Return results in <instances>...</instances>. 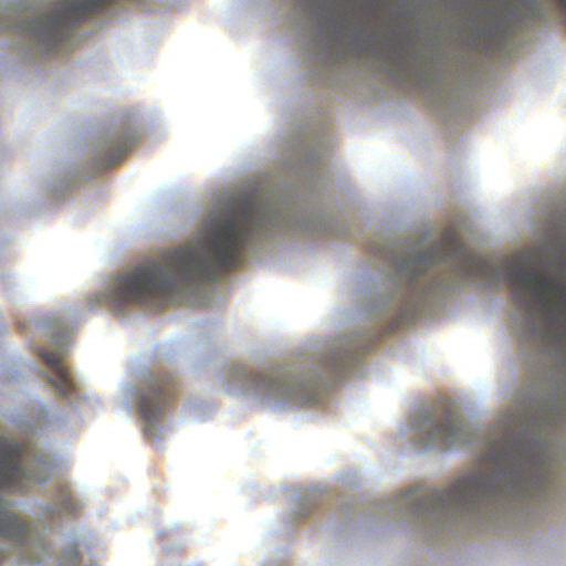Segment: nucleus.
<instances>
[{"mask_svg":"<svg viewBox=\"0 0 566 566\" xmlns=\"http://www.w3.org/2000/svg\"><path fill=\"white\" fill-rule=\"evenodd\" d=\"M266 226L260 209L244 203L238 211L211 223L206 242L184 245L160 262L139 266L119 285V297L151 307L171 302L185 287L213 281L218 274L237 269L251 239Z\"/></svg>","mask_w":566,"mask_h":566,"instance_id":"f257e3e1","label":"nucleus"},{"mask_svg":"<svg viewBox=\"0 0 566 566\" xmlns=\"http://www.w3.org/2000/svg\"><path fill=\"white\" fill-rule=\"evenodd\" d=\"M56 462L50 449L34 442H21L0 434V560L17 551V556L31 563L43 562L49 551L41 536H35L23 521L20 505L8 500L6 492L24 491L30 484H42L55 472Z\"/></svg>","mask_w":566,"mask_h":566,"instance_id":"f03ea898","label":"nucleus"},{"mask_svg":"<svg viewBox=\"0 0 566 566\" xmlns=\"http://www.w3.org/2000/svg\"><path fill=\"white\" fill-rule=\"evenodd\" d=\"M106 0H0V27L17 33L14 51L24 60L51 49L69 32L73 17L92 12Z\"/></svg>","mask_w":566,"mask_h":566,"instance_id":"7ed1b4c3","label":"nucleus"},{"mask_svg":"<svg viewBox=\"0 0 566 566\" xmlns=\"http://www.w3.org/2000/svg\"><path fill=\"white\" fill-rule=\"evenodd\" d=\"M436 264L449 265L464 279L500 281L501 268L488 256L471 253L453 229H448L441 240L424 253L411 256L406 270L417 279Z\"/></svg>","mask_w":566,"mask_h":566,"instance_id":"20e7f679","label":"nucleus"},{"mask_svg":"<svg viewBox=\"0 0 566 566\" xmlns=\"http://www.w3.org/2000/svg\"><path fill=\"white\" fill-rule=\"evenodd\" d=\"M504 275L514 298L530 313L543 310L566 313V283L548 274L526 269L517 259L507 260Z\"/></svg>","mask_w":566,"mask_h":566,"instance_id":"39448f33","label":"nucleus"},{"mask_svg":"<svg viewBox=\"0 0 566 566\" xmlns=\"http://www.w3.org/2000/svg\"><path fill=\"white\" fill-rule=\"evenodd\" d=\"M500 473L488 475L476 471L459 479L448 490L431 492L423 505L434 513L478 511L500 494Z\"/></svg>","mask_w":566,"mask_h":566,"instance_id":"423d86ee","label":"nucleus"},{"mask_svg":"<svg viewBox=\"0 0 566 566\" xmlns=\"http://www.w3.org/2000/svg\"><path fill=\"white\" fill-rule=\"evenodd\" d=\"M177 389L171 376L161 374L147 379L137 395V407L143 418L149 422L145 428L151 434L150 422L159 419L171 406Z\"/></svg>","mask_w":566,"mask_h":566,"instance_id":"0eeeda50","label":"nucleus"},{"mask_svg":"<svg viewBox=\"0 0 566 566\" xmlns=\"http://www.w3.org/2000/svg\"><path fill=\"white\" fill-rule=\"evenodd\" d=\"M49 326L51 329L55 331L52 335L54 348L52 350L40 349L39 355L50 365L54 373V375L50 377L51 382L62 395L70 397L76 392L83 378L74 375L72 370L63 365V356L69 347L64 339L65 335H61L60 333L59 322L56 319L50 321Z\"/></svg>","mask_w":566,"mask_h":566,"instance_id":"6e6552de","label":"nucleus"},{"mask_svg":"<svg viewBox=\"0 0 566 566\" xmlns=\"http://www.w3.org/2000/svg\"><path fill=\"white\" fill-rule=\"evenodd\" d=\"M420 428L424 431L427 446L457 443L464 431L463 423L451 410H446L440 419L434 413L426 415Z\"/></svg>","mask_w":566,"mask_h":566,"instance_id":"1a4fd4ad","label":"nucleus"},{"mask_svg":"<svg viewBox=\"0 0 566 566\" xmlns=\"http://www.w3.org/2000/svg\"><path fill=\"white\" fill-rule=\"evenodd\" d=\"M255 387L261 391L289 402H303V398L300 396L302 386L289 378L281 370L259 374L255 380Z\"/></svg>","mask_w":566,"mask_h":566,"instance_id":"9d476101","label":"nucleus"},{"mask_svg":"<svg viewBox=\"0 0 566 566\" xmlns=\"http://www.w3.org/2000/svg\"><path fill=\"white\" fill-rule=\"evenodd\" d=\"M140 139L138 130L132 126L114 129L108 135V168L118 165L133 150Z\"/></svg>","mask_w":566,"mask_h":566,"instance_id":"9b49d317","label":"nucleus"},{"mask_svg":"<svg viewBox=\"0 0 566 566\" xmlns=\"http://www.w3.org/2000/svg\"><path fill=\"white\" fill-rule=\"evenodd\" d=\"M106 136L104 129L88 138V153L98 169L103 168L105 161Z\"/></svg>","mask_w":566,"mask_h":566,"instance_id":"f8f14e48","label":"nucleus"},{"mask_svg":"<svg viewBox=\"0 0 566 566\" xmlns=\"http://www.w3.org/2000/svg\"><path fill=\"white\" fill-rule=\"evenodd\" d=\"M150 0H108V17L111 15L112 7L116 3L122 6H135L138 8H145Z\"/></svg>","mask_w":566,"mask_h":566,"instance_id":"ddd939ff","label":"nucleus"},{"mask_svg":"<svg viewBox=\"0 0 566 566\" xmlns=\"http://www.w3.org/2000/svg\"><path fill=\"white\" fill-rule=\"evenodd\" d=\"M77 558V552L74 547H69L66 553L62 557V566H71Z\"/></svg>","mask_w":566,"mask_h":566,"instance_id":"4468645a","label":"nucleus"},{"mask_svg":"<svg viewBox=\"0 0 566 566\" xmlns=\"http://www.w3.org/2000/svg\"><path fill=\"white\" fill-rule=\"evenodd\" d=\"M559 4L566 9V0H558Z\"/></svg>","mask_w":566,"mask_h":566,"instance_id":"2eb2a0df","label":"nucleus"}]
</instances>
